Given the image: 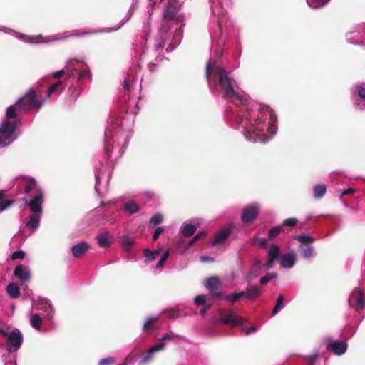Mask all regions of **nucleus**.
Wrapping results in <instances>:
<instances>
[{"mask_svg":"<svg viewBox=\"0 0 365 365\" xmlns=\"http://www.w3.org/2000/svg\"><path fill=\"white\" fill-rule=\"evenodd\" d=\"M0 334L4 335L7 339L6 349L9 353H14L18 351L24 342V336L19 329H14L9 331L7 329H0Z\"/></svg>","mask_w":365,"mask_h":365,"instance_id":"obj_7","label":"nucleus"},{"mask_svg":"<svg viewBox=\"0 0 365 365\" xmlns=\"http://www.w3.org/2000/svg\"><path fill=\"white\" fill-rule=\"evenodd\" d=\"M162 60V56L158 54L157 58H155V61H150L148 63V68L150 72H153L155 71V66L158 65V63H160V61Z\"/></svg>","mask_w":365,"mask_h":365,"instance_id":"obj_49","label":"nucleus"},{"mask_svg":"<svg viewBox=\"0 0 365 365\" xmlns=\"http://www.w3.org/2000/svg\"><path fill=\"white\" fill-rule=\"evenodd\" d=\"M284 307V297L282 294H279L277 299V303L276 305H274V307L273 308L272 314V316H274L277 314L279 312H280Z\"/></svg>","mask_w":365,"mask_h":365,"instance_id":"obj_42","label":"nucleus"},{"mask_svg":"<svg viewBox=\"0 0 365 365\" xmlns=\"http://www.w3.org/2000/svg\"><path fill=\"white\" fill-rule=\"evenodd\" d=\"M251 245L263 249L267 246V240L264 237H254L251 240Z\"/></svg>","mask_w":365,"mask_h":365,"instance_id":"obj_38","label":"nucleus"},{"mask_svg":"<svg viewBox=\"0 0 365 365\" xmlns=\"http://www.w3.org/2000/svg\"><path fill=\"white\" fill-rule=\"evenodd\" d=\"M259 206L257 203L248 205L242 211V221L243 223H252L259 215Z\"/></svg>","mask_w":365,"mask_h":365,"instance_id":"obj_14","label":"nucleus"},{"mask_svg":"<svg viewBox=\"0 0 365 365\" xmlns=\"http://www.w3.org/2000/svg\"><path fill=\"white\" fill-rule=\"evenodd\" d=\"M181 233L185 237H190L194 235L196 230L195 225L194 224H185L182 227L180 228Z\"/></svg>","mask_w":365,"mask_h":365,"instance_id":"obj_32","label":"nucleus"},{"mask_svg":"<svg viewBox=\"0 0 365 365\" xmlns=\"http://www.w3.org/2000/svg\"><path fill=\"white\" fill-rule=\"evenodd\" d=\"M15 122L3 120L0 125V148L8 146L15 139Z\"/></svg>","mask_w":365,"mask_h":365,"instance_id":"obj_9","label":"nucleus"},{"mask_svg":"<svg viewBox=\"0 0 365 365\" xmlns=\"http://www.w3.org/2000/svg\"><path fill=\"white\" fill-rule=\"evenodd\" d=\"M294 240L299 243V251L303 258L311 259L315 257L316 254L313 246L314 237L303 234L295 236Z\"/></svg>","mask_w":365,"mask_h":365,"instance_id":"obj_8","label":"nucleus"},{"mask_svg":"<svg viewBox=\"0 0 365 365\" xmlns=\"http://www.w3.org/2000/svg\"><path fill=\"white\" fill-rule=\"evenodd\" d=\"M168 315H169V317L173 318V319H175L177 317H180L181 314H180V312H179L178 309H170L169 311Z\"/></svg>","mask_w":365,"mask_h":365,"instance_id":"obj_58","label":"nucleus"},{"mask_svg":"<svg viewBox=\"0 0 365 365\" xmlns=\"http://www.w3.org/2000/svg\"><path fill=\"white\" fill-rule=\"evenodd\" d=\"M170 255V250H165L163 255L160 256V258L155 265V269L158 271V272H161L162 268L164 267L165 262L167 259H168Z\"/></svg>","mask_w":365,"mask_h":365,"instance_id":"obj_41","label":"nucleus"},{"mask_svg":"<svg viewBox=\"0 0 365 365\" xmlns=\"http://www.w3.org/2000/svg\"><path fill=\"white\" fill-rule=\"evenodd\" d=\"M213 260L212 258L209 257L202 256L200 258V261L202 262H212Z\"/></svg>","mask_w":365,"mask_h":365,"instance_id":"obj_64","label":"nucleus"},{"mask_svg":"<svg viewBox=\"0 0 365 365\" xmlns=\"http://www.w3.org/2000/svg\"><path fill=\"white\" fill-rule=\"evenodd\" d=\"M121 243L125 252H129L130 246L135 244V240L132 237L125 235L121 238Z\"/></svg>","mask_w":365,"mask_h":365,"instance_id":"obj_37","label":"nucleus"},{"mask_svg":"<svg viewBox=\"0 0 365 365\" xmlns=\"http://www.w3.org/2000/svg\"><path fill=\"white\" fill-rule=\"evenodd\" d=\"M62 85V81H58V82H56L55 83H53L52 86H51L48 88V90H47V93L46 94V97H45V100L50 98L51 96L52 95V93H53L55 91H57L58 88L60 87V86Z\"/></svg>","mask_w":365,"mask_h":365,"instance_id":"obj_47","label":"nucleus"},{"mask_svg":"<svg viewBox=\"0 0 365 365\" xmlns=\"http://www.w3.org/2000/svg\"><path fill=\"white\" fill-rule=\"evenodd\" d=\"M282 227L280 226H276V227L271 228V230H269L268 232V239L269 240H274V238L277 237V236L279 233L282 232Z\"/></svg>","mask_w":365,"mask_h":365,"instance_id":"obj_46","label":"nucleus"},{"mask_svg":"<svg viewBox=\"0 0 365 365\" xmlns=\"http://www.w3.org/2000/svg\"><path fill=\"white\" fill-rule=\"evenodd\" d=\"M29 322L32 328L40 330L41 327L42 318L37 313L31 312L29 314Z\"/></svg>","mask_w":365,"mask_h":365,"instance_id":"obj_29","label":"nucleus"},{"mask_svg":"<svg viewBox=\"0 0 365 365\" xmlns=\"http://www.w3.org/2000/svg\"><path fill=\"white\" fill-rule=\"evenodd\" d=\"M354 192H355L354 188L349 187L348 189H346L341 192V193L340 195V199H341L342 197H344V195L353 194Z\"/></svg>","mask_w":365,"mask_h":365,"instance_id":"obj_62","label":"nucleus"},{"mask_svg":"<svg viewBox=\"0 0 365 365\" xmlns=\"http://www.w3.org/2000/svg\"><path fill=\"white\" fill-rule=\"evenodd\" d=\"M349 307L359 312L365 306V298L363 292L359 287L352 289L349 297Z\"/></svg>","mask_w":365,"mask_h":365,"instance_id":"obj_10","label":"nucleus"},{"mask_svg":"<svg viewBox=\"0 0 365 365\" xmlns=\"http://www.w3.org/2000/svg\"><path fill=\"white\" fill-rule=\"evenodd\" d=\"M14 275L18 280L23 283L30 282L31 277L29 268L23 264L17 265L15 267Z\"/></svg>","mask_w":365,"mask_h":365,"instance_id":"obj_17","label":"nucleus"},{"mask_svg":"<svg viewBox=\"0 0 365 365\" xmlns=\"http://www.w3.org/2000/svg\"><path fill=\"white\" fill-rule=\"evenodd\" d=\"M21 185L24 186V192L28 193L32 190H40L37 188L36 180L33 178H24L23 181H21Z\"/></svg>","mask_w":365,"mask_h":365,"instance_id":"obj_28","label":"nucleus"},{"mask_svg":"<svg viewBox=\"0 0 365 365\" xmlns=\"http://www.w3.org/2000/svg\"><path fill=\"white\" fill-rule=\"evenodd\" d=\"M99 32H104L103 30H94L91 29L88 31H84L81 34L77 33L76 31H72L71 33L68 34H58L55 36H53L51 37H48L46 38H43V36L41 35H37V36H26L23 34H16V38L20 40L21 41L26 42V43H33L35 42V41L42 39L41 42L43 43H50L53 41H63L67 38L68 37L74 36H81V35H86V34H93Z\"/></svg>","mask_w":365,"mask_h":365,"instance_id":"obj_4","label":"nucleus"},{"mask_svg":"<svg viewBox=\"0 0 365 365\" xmlns=\"http://www.w3.org/2000/svg\"><path fill=\"white\" fill-rule=\"evenodd\" d=\"M277 274L275 272H269L266 274V276L262 277L259 279V284L262 285H265L268 284L272 280L277 279Z\"/></svg>","mask_w":365,"mask_h":365,"instance_id":"obj_43","label":"nucleus"},{"mask_svg":"<svg viewBox=\"0 0 365 365\" xmlns=\"http://www.w3.org/2000/svg\"><path fill=\"white\" fill-rule=\"evenodd\" d=\"M317 357H318L317 353H314V354L309 356V357H307V359H305V362H307V365H314V362L317 359Z\"/></svg>","mask_w":365,"mask_h":365,"instance_id":"obj_57","label":"nucleus"},{"mask_svg":"<svg viewBox=\"0 0 365 365\" xmlns=\"http://www.w3.org/2000/svg\"><path fill=\"white\" fill-rule=\"evenodd\" d=\"M181 339H184V337L181 336L179 334H176L171 331H168L164 334L163 337H161V339H160V342H163V341H165V340L177 341H179Z\"/></svg>","mask_w":365,"mask_h":365,"instance_id":"obj_35","label":"nucleus"},{"mask_svg":"<svg viewBox=\"0 0 365 365\" xmlns=\"http://www.w3.org/2000/svg\"><path fill=\"white\" fill-rule=\"evenodd\" d=\"M231 232L232 225H228L227 227L222 228L216 233L214 240H212L211 242L212 245L216 246L225 242L228 236L230 235Z\"/></svg>","mask_w":365,"mask_h":365,"instance_id":"obj_21","label":"nucleus"},{"mask_svg":"<svg viewBox=\"0 0 365 365\" xmlns=\"http://www.w3.org/2000/svg\"><path fill=\"white\" fill-rule=\"evenodd\" d=\"M264 265L261 261L257 259L254 260L250 267V272H248L245 276V280L248 284H250L254 279H255L259 274L260 271Z\"/></svg>","mask_w":365,"mask_h":365,"instance_id":"obj_18","label":"nucleus"},{"mask_svg":"<svg viewBox=\"0 0 365 365\" xmlns=\"http://www.w3.org/2000/svg\"><path fill=\"white\" fill-rule=\"evenodd\" d=\"M232 28V22L225 11L218 15L212 14L210 23L212 54L205 69L207 85L211 91L232 103L226 109L227 120L238 125L248 141L264 143L277 133V117L274 112L267 106L249 100L231 76V72L217 62L222 55V48Z\"/></svg>","mask_w":365,"mask_h":365,"instance_id":"obj_1","label":"nucleus"},{"mask_svg":"<svg viewBox=\"0 0 365 365\" xmlns=\"http://www.w3.org/2000/svg\"><path fill=\"white\" fill-rule=\"evenodd\" d=\"M163 227H157L153 233V241H156L158 239L160 235L163 232Z\"/></svg>","mask_w":365,"mask_h":365,"instance_id":"obj_60","label":"nucleus"},{"mask_svg":"<svg viewBox=\"0 0 365 365\" xmlns=\"http://www.w3.org/2000/svg\"><path fill=\"white\" fill-rule=\"evenodd\" d=\"M327 349L334 352L336 356L344 354L347 349V344L345 341H334L331 338L325 340Z\"/></svg>","mask_w":365,"mask_h":365,"instance_id":"obj_16","label":"nucleus"},{"mask_svg":"<svg viewBox=\"0 0 365 365\" xmlns=\"http://www.w3.org/2000/svg\"><path fill=\"white\" fill-rule=\"evenodd\" d=\"M244 295H245V292L241 291L240 292H237L235 294H226V295L222 296V298L230 301L232 303H235L240 299H241L242 297H244Z\"/></svg>","mask_w":365,"mask_h":365,"instance_id":"obj_39","label":"nucleus"},{"mask_svg":"<svg viewBox=\"0 0 365 365\" xmlns=\"http://www.w3.org/2000/svg\"><path fill=\"white\" fill-rule=\"evenodd\" d=\"M25 252L24 250H16L11 255V259L15 260L16 259H24L25 257Z\"/></svg>","mask_w":365,"mask_h":365,"instance_id":"obj_53","label":"nucleus"},{"mask_svg":"<svg viewBox=\"0 0 365 365\" xmlns=\"http://www.w3.org/2000/svg\"><path fill=\"white\" fill-rule=\"evenodd\" d=\"M96 238L98 246L103 248L108 247L113 243L112 237H110L108 232H104L98 235Z\"/></svg>","mask_w":365,"mask_h":365,"instance_id":"obj_27","label":"nucleus"},{"mask_svg":"<svg viewBox=\"0 0 365 365\" xmlns=\"http://www.w3.org/2000/svg\"><path fill=\"white\" fill-rule=\"evenodd\" d=\"M66 72H67L66 69V70L61 69L60 71L54 72V73H53V76H54V78L56 79H60L65 75Z\"/></svg>","mask_w":365,"mask_h":365,"instance_id":"obj_61","label":"nucleus"},{"mask_svg":"<svg viewBox=\"0 0 365 365\" xmlns=\"http://www.w3.org/2000/svg\"><path fill=\"white\" fill-rule=\"evenodd\" d=\"M165 344L164 342H160L155 344L154 346L150 347L146 352H145L144 355L140 357L139 360L140 365H145L149 362H151L155 356V354L159 353L161 351L165 349Z\"/></svg>","mask_w":365,"mask_h":365,"instance_id":"obj_15","label":"nucleus"},{"mask_svg":"<svg viewBox=\"0 0 365 365\" xmlns=\"http://www.w3.org/2000/svg\"><path fill=\"white\" fill-rule=\"evenodd\" d=\"M245 292V295L244 297H246L247 299L252 300L259 297L262 293V288L257 285H252L249 287Z\"/></svg>","mask_w":365,"mask_h":365,"instance_id":"obj_26","label":"nucleus"},{"mask_svg":"<svg viewBox=\"0 0 365 365\" xmlns=\"http://www.w3.org/2000/svg\"><path fill=\"white\" fill-rule=\"evenodd\" d=\"M298 220L296 218H287L284 220L283 225L287 227H294L297 223Z\"/></svg>","mask_w":365,"mask_h":365,"instance_id":"obj_56","label":"nucleus"},{"mask_svg":"<svg viewBox=\"0 0 365 365\" xmlns=\"http://www.w3.org/2000/svg\"><path fill=\"white\" fill-rule=\"evenodd\" d=\"M101 179V173L97 172L96 173V186H94V188H96V192H97V193L98 195L101 194V189L100 188V185H99Z\"/></svg>","mask_w":365,"mask_h":365,"instance_id":"obj_54","label":"nucleus"},{"mask_svg":"<svg viewBox=\"0 0 365 365\" xmlns=\"http://www.w3.org/2000/svg\"><path fill=\"white\" fill-rule=\"evenodd\" d=\"M132 90H130V86L129 84V81L128 79H125L124 85H123V96L124 98L126 101H130V93Z\"/></svg>","mask_w":365,"mask_h":365,"instance_id":"obj_45","label":"nucleus"},{"mask_svg":"<svg viewBox=\"0 0 365 365\" xmlns=\"http://www.w3.org/2000/svg\"><path fill=\"white\" fill-rule=\"evenodd\" d=\"M296 262V254L289 252L283 254L279 259V264L284 268H292Z\"/></svg>","mask_w":365,"mask_h":365,"instance_id":"obj_23","label":"nucleus"},{"mask_svg":"<svg viewBox=\"0 0 365 365\" xmlns=\"http://www.w3.org/2000/svg\"><path fill=\"white\" fill-rule=\"evenodd\" d=\"M36 96V90L31 88L24 96L16 100V106L21 111H26L29 109H39L46 100L37 99Z\"/></svg>","mask_w":365,"mask_h":365,"instance_id":"obj_6","label":"nucleus"},{"mask_svg":"<svg viewBox=\"0 0 365 365\" xmlns=\"http://www.w3.org/2000/svg\"><path fill=\"white\" fill-rule=\"evenodd\" d=\"M116 362V359L113 356H108L100 360L98 365H113Z\"/></svg>","mask_w":365,"mask_h":365,"instance_id":"obj_48","label":"nucleus"},{"mask_svg":"<svg viewBox=\"0 0 365 365\" xmlns=\"http://www.w3.org/2000/svg\"><path fill=\"white\" fill-rule=\"evenodd\" d=\"M205 286L211 295L216 297L222 296L221 292L218 291L219 287L220 286V281H219L217 277H211L207 279Z\"/></svg>","mask_w":365,"mask_h":365,"instance_id":"obj_19","label":"nucleus"},{"mask_svg":"<svg viewBox=\"0 0 365 365\" xmlns=\"http://www.w3.org/2000/svg\"><path fill=\"white\" fill-rule=\"evenodd\" d=\"M132 128V118L110 117L108 125L106 130V138H104V152L107 159L110 158L113 148L118 149L119 156L123 154Z\"/></svg>","mask_w":365,"mask_h":365,"instance_id":"obj_2","label":"nucleus"},{"mask_svg":"<svg viewBox=\"0 0 365 365\" xmlns=\"http://www.w3.org/2000/svg\"><path fill=\"white\" fill-rule=\"evenodd\" d=\"M244 322V319L238 316L233 310L228 311L227 313L222 315L220 319H218V322L232 327L242 326Z\"/></svg>","mask_w":365,"mask_h":365,"instance_id":"obj_13","label":"nucleus"},{"mask_svg":"<svg viewBox=\"0 0 365 365\" xmlns=\"http://www.w3.org/2000/svg\"><path fill=\"white\" fill-rule=\"evenodd\" d=\"M32 309L44 311V317L51 320L53 315V310L51 304L47 299L38 297L32 298Z\"/></svg>","mask_w":365,"mask_h":365,"instance_id":"obj_11","label":"nucleus"},{"mask_svg":"<svg viewBox=\"0 0 365 365\" xmlns=\"http://www.w3.org/2000/svg\"><path fill=\"white\" fill-rule=\"evenodd\" d=\"M158 319V317H148L147 319H145L143 330L144 331H147L151 329L152 325L153 323L157 322Z\"/></svg>","mask_w":365,"mask_h":365,"instance_id":"obj_44","label":"nucleus"},{"mask_svg":"<svg viewBox=\"0 0 365 365\" xmlns=\"http://www.w3.org/2000/svg\"><path fill=\"white\" fill-rule=\"evenodd\" d=\"M139 205L131 200L124 204V210L129 215H134L139 211Z\"/></svg>","mask_w":365,"mask_h":365,"instance_id":"obj_34","label":"nucleus"},{"mask_svg":"<svg viewBox=\"0 0 365 365\" xmlns=\"http://www.w3.org/2000/svg\"><path fill=\"white\" fill-rule=\"evenodd\" d=\"M16 106H11L6 110V117L8 118H15L16 116Z\"/></svg>","mask_w":365,"mask_h":365,"instance_id":"obj_50","label":"nucleus"},{"mask_svg":"<svg viewBox=\"0 0 365 365\" xmlns=\"http://www.w3.org/2000/svg\"><path fill=\"white\" fill-rule=\"evenodd\" d=\"M356 89L358 91L359 98L355 100L354 106L360 110H364L365 109V83L356 86Z\"/></svg>","mask_w":365,"mask_h":365,"instance_id":"obj_24","label":"nucleus"},{"mask_svg":"<svg viewBox=\"0 0 365 365\" xmlns=\"http://www.w3.org/2000/svg\"><path fill=\"white\" fill-rule=\"evenodd\" d=\"M163 221V216L161 214H155L150 219V223L158 225Z\"/></svg>","mask_w":365,"mask_h":365,"instance_id":"obj_51","label":"nucleus"},{"mask_svg":"<svg viewBox=\"0 0 365 365\" xmlns=\"http://www.w3.org/2000/svg\"><path fill=\"white\" fill-rule=\"evenodd\" d=\"M279 253L280 250L278 246L274 245L269 246L267 260L265 263H264L266 268L269 269L273 267L275 260H277L279 256Z\"/></svg>","mask_w":365,"mask_h":365,"instance_id":"obj_20","label":"nucleus"},{"mask_svg":"<svg viewBox=\"0 0 365 365\" xmlns=\"http://www.w3.org/2000/svg\"><path fill=\"white\" fill-rule=\"evenodd\" d=\"M205 232H199L198 234L195 235L194 237L192 238L191 241L190 242V245H192L193 243L196 242L197 240H199L201 237L205 236Z\"/></svg>","mask_w":365,"mask_h":365,"instance_id":"obj_59","label":"nucleus"},{"mask_svg":"<svg viewBox=\"0 0 365 365\" xmlns=\"http://www.w3.org/2000/svg\"><path fill=\"white\" fill-rule=\"evenodd\" d=\"M161 250H155L153 251H151L148 249H145L143 250L144 255H145V262L149 263L154 260L156 257H158L160 255Z\"/></svg>","mask_w":365,"mask_h":365,"instance_id":"obj_31","label":"nucleus"},{"mask_svg":"<svg viewBox=\"0 0 365 365\" xmlns=\"http://www.w3.org/2000/svg\"><path fill=\"white\" fill-rule=\"evenodd\" d=\"M89 245L85 241L78 242L71 247V254L75 258H80L88 250Z\"/></svg>","mask_w":365,"mask_h":365,"instance_id":"obj_22","label":"nucleus"},{"mask_svg":"<svg viewBox=\"0 0 365 365\" xmlns=\"http://www.w3.org/2000/svg\"><path fill=\"white\" fill-rule=\"evenodd\" d=\"M41 215L39 213H32L29 221L26 223V227L31 230V232H35L39 228Z\"/></svg>","mask_w":365,"mask_h":365,"instance_id":"obj_25","label":"nucleus"},{"mask_svg":"<svg viewBox=\"0 0 365 365\" xmlns=\"http://www.w3.org/2000/svg\"><path fill=\"white\" fill-rule=\"evenodd\" d=\"M24 201L27 202V205H29L32 213L42 214L43 193L41 190H37L36 192L31 197L29 202H27L26 198L24 199Z\"/></svg>","mask_w":365,"mask_h":365,"instance_id":"obj_12","label":"nucleus"},{"mask_svg":"<svg viewBox=\"0 0 365 365\" xmlns=\"http://www.w3.org/2000/svg\"><path fill=\"white\" fill-rule=\"evenodd\" d=\"M346 41L352 44H359L361 41L359 31H350L346 35Z\"/></svg>","mask_w":365,"mask_h":365,"instance_id":"obj_33","label":"nucleus"},{"mask_svg":"<svg viewBox=\"0 0 365 365\" xmlns=\"http://www.w3.org/2000/svg\"><path fill=\"white\" fill-rule=\"evenodd\" d=\"M176 12L177 9L175 3L170 2L169 5L166 6L163 12V23L158 31V37L161 42L155 44V51H161L165 46V43L170 41L171 30L169 24L173 20Z\"/></svg>","mask_w":365,"mask_h":365,"instance_id":"obj_3","label":"nucleus"},{"mask_svg":"<svg viewBox=\"0 0 365 365\" xmlns=\"http://www.w3.org/2000/svg\"><path fill=\"white\" fill-rule=\"evenodd\" d=\"M196 305H205L206 304V297L205 295H197L195 298Z\"/></svg>","mask_w":365,"mask_h":365,"instance_id":"obj_55","label":"nucleus"},{"mask_svg":"<svg viewBox=\"0 0 365 365\" xmlns=\"http://www.w3.org/2000/svg\"><path fill=\"white\" fill-rule=\"evenodd\" d=\"M6 292H7L8 294L13 299L19 298L20 296L19 287L14 282L9 284L7 288H6Z\"/></svg>","mask_w":365,"mask_h":365,"instance_id":"obj_30","label":"nucleus"},{"mask_svg":"<svg viewBox=\"0 0 365 365\" xmlns=\"http://www.w3.org/2000/svg\"><path fill=\"white\" fill-rule=\"evenodd\" d=\"M14 204V201L11 200H6L0 202V212L6 210H8L11 205Z\"/></svg>","mask_w":365,"mask_h":365,"instance_id":"obj_52","label":"nucleus"},{"mask_svg":"<svg viewBox=\"0 0 365 365\" xmlns=\"http://www.w3.org/2000/svg\"><path fill=\"white\" fill-rule=\"evenodd\" d=\"M66 71L70 73V76L68 77H75V73L77 72L78 69H81L76 79L78 83H82L91 79V70L81 60L70 58L66 62Z\"/></svg>","mask_w":365,"mask_h":365,"instance_id":"obj_5","label":"nucleus"},{"mask_svg":"<svg viewBox=\"0 0 365 365\" xmlns=\"http://www.w3.org/2000/svg\"><path fill=\"white\" fill-rule=\"evenodd\" d=\"M326 185L324 184H319L314 186L313 188L314 197L317 199L323 197L326 192Z\"/></svg>","mask_w":365,"mask_h":365,"instance_id":"obj_36","label":"nucleus"},{"mask_svg":"<svg viewBox=\"0 0 365 365\" xmlns=\"http://www.w3.org/2000/svg\"><path fill=\"white\" fill-rule=\"evenodd\" d=\"M256 331H257V328L255 327H252L250 329H248L244 331V334L249 335V334H251L252 333L256 332Z\"/></svg>","mask_w":365,"mask_h":365,"instance_id":"obj_63","label":"nucleus"},{"mask_svg":"<svg viewBox=\"0 0 365 365\" xmlns=\"http://www.w3.org/2000/svg\"><path fill=\"white\" fill-rule=\"evenodd\" d=\"M329 1L330 0H307L308 6L312 9L321 8L325 6Z\"/></svg>","mask_w":365,"mask_h":365,"instance_id":"obj_40","label":"nucleus"}]
</instances>
